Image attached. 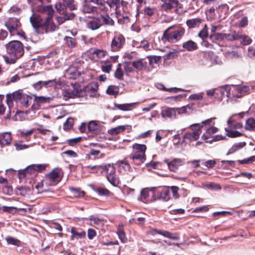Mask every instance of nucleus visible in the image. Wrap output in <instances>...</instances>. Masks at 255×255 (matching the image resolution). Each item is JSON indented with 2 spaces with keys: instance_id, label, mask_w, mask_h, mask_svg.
<instances>
[{
  "instance_id": "nucleus-8",
  "label": "nucleus",
  "mask_w": 255,
  "mask_h": 255,
  "mask_svg": "<svg viewBox=\"0 0 255 255\" xmlns=\"http://www.w3.org/2000/svg\"><path fill=\"white\" fill-rule=\"evenodd\" d=\"M84 92L81 90H70L69 89H64L63 90L62 95L65 100L69 98H75L80 97L83 96Z\"/></svg>"
},
{
  "instance_id": "nucleus-63",
  "label": "nucleus",
  "mask_w": 255,
  "mask_h": 255,
  "mask_svg": "<svg viewBox=\"0 0 255 255\" xmlns=\"http://www.w3.org/2000/svg\"><path fill=\"white\" fill-rule=\"evenodd\" d=\"M242 43L245 45H249L252 42V39L247 35H242Z\"/></svg>"
},
{
  "instance_id": "nucleus-27",
  "label": "nucleus",
  "mask_w": 255,
  "mask_h": 255,
  "mask_svg": "<svg viewBox=\"0 0 255 255\" xmlns=\"http://www.w3.org/2000/svg\"><path fill=\"white\" fill-rule=\"evenodd\" d=\"M245 128L249 131L255 130V119L250 118L246 120Z\"/></svg>"
},
{
  "instance_id": "nucleus-19",
  "label": "nucleus",
  "mask_w": 255,
  "mask_h": 255,
  "mask_svg": "<svg viewBox=\"0 0 255 255\" xmlns=\"http://www.w3.org/2000/svg\"><path fill=\"white\" fill-rule=\"evenodd\" d=\"M19 95V91H16L11 94H8L6 96V103L8 107L10 108L13 105V101L17 102Z\"/></svg>"
},
{
  "instance_id": "nucleus-54",
  "label": "nucleus",
  "mask_w": 255,
  "mask_h": 255,
  "mask_svg": "<svg viewBox=\"0 0 255 255\" xmlns=\"http://www.w3.org/2000/svg\"><path fill=\"white\" fill-rule=\"evenodd\" d=\"M57 81L56 79L43 81V87L49 88L56 86Z\"/></svg>"
},
{
  "instance_id": "nucleus-48",
  "label": "nucleus",
  "mask_w": 255,
  "mask_h": 255,
  "mask_svg": "<svg viewBox=\"0 0 255 255\" xmlns=\"http://www.w3.org/2000/svg\"><path fill=\"white\" fill-rule=\"evenodd\" d=\"M5 240L6 241L8 244L14 245L18 247L19 246L20 244V242L19 240L11 237H6L5 238Z\"/></svg>"
},
{
  "instance_id": "nucleus-5",
  "label": "nucleus",
  "mask_w": 255,
  "mask_h": 255,
  "mask_svg": "<svg viewBox=\"0 0 255 255\" xmlns=\"http://www.w3.org/2000/svg\"><path fill=\"white\" fill-rule=\"evenodd\" d=\"M203 125L200 124H194L190 125L191 131L186 132L184 135V138L190 142L197 140L202 133V128Z\"/></svg>"
},
{
  "instance_id": "nucleus-16",
  "label": "nucleus",
  "mask_w": 255,
  "mask_h": 255,
  "mask_svg": "<svg viewBox=\"0 0 255 255\" xmlns=\"http://www.w3.org/2000/svg\"><path fill=\"white\" fill-rule=\"evenodd\" d=\"M17 103H19L23 106L28 107L32 101V97L29 96L19 92Z\"/></svg>"
},
{
  "instance_id": "nucleus-29",
  "label": "nucleus",
  "mask_w": 255,
  "mask_h": 255,
  "mask_svg": "<svg viewBox=\"0 0 255 255\" xmlns=\"http://www.w3.org/2000/svg\"><path fill=\"white\" fill-rule=\"evenodd\" d=\"M39 10L46 13L48 15L47 17L52 18L54 10L51 5L47 6L42 5L39 7Z\"/></svg>"
},
{
  "instance_id": "nucleus-53",
  "label": "nucleus",
  "mask_w": 255,
  "mask_h": 255,
  "mask_svg": "<svg viewBox=\"0 0 255 255\" xmlns=\"http://www.w3.org/2000/svg\"><path fill=\"white\" fill-rule=\"evenodd\" d=\"M106 52L103 50L96 49L93 51V54L94 55H95L96 57L98 58H102L104 57L106 54Z\"/></svg>"
},
{
  "instance_id": "nucleus-9",
  "label": "nucleus",
  "mask_w": 255,
  "mask_h": 255,
  "mask_svg": "<svg viewBox=\"0 0 255 255\" xmlns=\"http://www.w3.org/2000/svg\"><path fill=\"white\" fill-rule=\"evenodd\" d=\"M19 25L20 23L16 18H11L5 23V26L11 35L16 34Z\"/></svg>"
},
{
  "instance_id": "nucleus-23",
  "label": "nucleus",
  "mask_w": 255,
  "mask_h": 255,
  "mask_svg": "<svg viewBox=\"0 0 255 255\" xmlns=\"http://www.w3.org/2000/svg\"><path fill=\"white\" fill-rule=\"evenodd\" d=\"M170 190L168 188H164L162 189L158 196V199L164 201H167L170 199Z\"/></svg>"
},
{
  "instance_id": "nucleus-20",
  "label": "nucleus",
  "mask_w": 255,
  "mask_h": 255,
  "mask_svg": "<svg viewBox=\"0 0 255 255\" xmlns=\"http://www.w3.org/2000/svg\"><path fill=\"white\" fill-rule=\"evenodd\" d=\"M132 45L137 48L142 47L145 50H150L152 48V44L146 40H143L140 42L134 40L132 42Z\"/></svg>"
},
{
  "instance_id": "nucleus-10",
  "label": "nucleus",
  "mask_w": 255,
  "mask_h": 255,
  "mask_svg": "<svg viewBox=\"0 0 255 255\" xmlns=\"http://www.w3.org/2000/svg\"><path fill=\"white\" fill-rule=\"evenodd\" d=\"M46 165L45 164H31L26 167L28 175H33L36 172H41L45 170Z\"/></svg>"
},
{
  "instance_id": "nucleus-7",
  "label": "nucleus",
  "mask_w": 255,
  "mask_h": 255,
  "mask_svg": "<svg viewBox=\"0 0 255 255\" xmlns=\"http://www.w3.org/2000/svg\"><path fill=\"white\" fill-rule=\"evenodd\" d=\"M57 28L56 25L54 24L52 18L46 17L43 20L41 29L44 30L45 32H52L55 31Z\"/></svg>"
},
{
  "instance_id": "nucleus-64",
  "label": "nucleus",
  "mask_w": 255,
  "mask_h": 255,
  "mask_svg": "<svg viewBox=\"0 0 255 255\" xmlns=\"http://www.w3.org/2000/svg\"><path fill=\"white\" fill-rule=\"evenodd\" d=\"M248 56L251 58H255V48L249 47L248 51Z\"/></svg>"
},
{
  "instance_id": "nucleus-31",
  "label": "nucleus",
  "mask_w": 255,
  "mask_h": 255,
  "mask_svg": "<svg viewBox=\"0 0 255 255\" xmlns=\"http://www.w3.org/2000/svg\"><path fill=\"white\" fill-rule=\"evenodd\" d=\"M202 20L199 18H194L187 20L186 24L190 28L199 26Z\"/></svg>"
},
{
  "instance_id": "nucleus-61",
  "label": "nucleus",
  "mask_w": 255,
  "mask_h": 255,
  "mask_svg": "<svg viewBox=\"0 0 255 255\" xmlns=\"http://www.w3.org/2000/svg\"><path fill=\"white\" fill-rule=\"evenodd\" d=\"M155 9L148 6L145 7L144 9V14L149 16L153 15L154 13Z\"/></svg>"
},
{
  "instance_id": "nucleus-11",
  "label": "nucleus",
  "mask_w": 255,
  "mask_h": 255,
  "mask_svg": "<svg viewBox=\"0 0 255 255\" xmlns=\"http://www.w3.org/2000/svg\"><path fill=\"white\" fill-rule=\"evenodd\" d=\"M102 26V20L100 17H94L87 21V27L92 30H96Z\"/></svg>"
},
{
  "instance_id": "nucleus-43",
  "label": "nucleus",
  "mask_w": 255,
  "mask_h": 255,
  "mask_svg": "<svg viewBox=\"0 0 255 255\" xmlns=\"http://www.w3.org/2000/svg\"><path fill=\"white\" fill-rule=\"evenodd\" d=\"M132 66L138 71L142 70L143 68L145 66L142 59H138L133 61L132 63Z\"/></svg>"
},
{
  "instance_id": "nucleus-3",
  "label": "nucleus",
  "mask_w": 255,
  "mask_h": 255,
  "mask_svg": "<svg viewBox=\"0 0 255 255\" xmlns=\"http://www.w3.org/2000/svg\"><path fill=\"white\" fill-rule=\"evenodd\" d=\"M63 172L60 168H55L47 174L44 182L47 186H54L57 184L62 179Z\"/></svg>"
},
{
  "instance_id": "nucleus-45",
  "label": "nucleus",
  "mask_w": 255,
  "mask_h": 255,
  "mask_svg": "<svg viewBox=\"0 0 255 255\" xmlns=\"http://www.w3.org/2000/svg\"><path fill=\"white\" fill-rule=\"evenodd\" d=\"M235 89L241 94H244L249 90V87L245 85H236L234 86Z\"/></svg>"
},
{
  "instance_id": "nucleus-13",
  "label": "nucleus",
  "mask_w": 255,
  "mask_h": 255,
  "mask_svg": "<svg viewBox=\"0 0 255 255\" xmlns=\"http://www.w3.org/2000/svg\"><path fill=\"white\" fill-rule=\"evenodd\" d=\"M180 7V4L178 0H168L162 4L161 7L163 9L168 11L172 9L177 10L176 8Z\"/></svg>"
},
{
  "instance_id": "nucleus-46",
  "label": "nucleus",
  "mask_w": 255,
  "mask_h": 255,
  "mask_svg": "<svg viewBox=\"0 0 255 255\" xmlns=\"http://www.w3.org/2000/svg\"><path fill=\"white\" fill-rule=\"evenodd\" d=\"M223 36L222 33H211L210 38L213 41H221L224 40Z\"/></svg>"
},
{
  "instance_id": "nucleus-14",
  "label": "nucleus",
  "mask_w": 255,
  "mask_h": 255,
  "mask_svg": "<svg viewBox=\"0 0 255 255\" xmlns=\"http://www.w3.org/2000/svg\"><path fill=\"white\" fill-rule=\"evenodd\" d=\"M164 162L167 164L169 170L172 171H175L180 166L183 164V160L179 158H175L171 161L166 159L164 160Z\"/></svg>"
},
{
  "instance_id": "nucleus-1",
  "label": "nucleus",
  "mask_w": 255,
  "mask_h": 255,
  "mask_svg": "<svg viewBox=\"0 0 255 255\" xmlns=\"http://www.w3.org/2000/svg\"><path fill=\"white\" fill-rule=\"evenodd\" d=\"M7 53L9 57H4L6 63L13 64L16 60L20 58L24 53L23 44L18 40H13L5 45Z\"/></svg>"
},
{
  "instance_id": "nucleus-24",
  "label": "nucleus",
  "mask_w": 255,
  "mask_h": 255,
  "mask_svg": "<svg viewBox=\"0 0 255 255\" xmlns=\"http://www.w3.org/2000/svg\"><path fill=\"white\" fill-rule=\"evenodd\" d=\"M71 233L72 234L71 239H82L85 237L86 233L84 231L79 232L77 229L74 227H72L71 229Z\"/></svg>"
},
{
  "instance_id": "nucleus-22",
  "label": "nucleus",
  "mask_w": 255,
  "mask_h": 255,
  "mask_svg": "<svg viewBox=\"0 0 255 255\" xmlns=\"http://www.w3.org/2000/svg\"><path fill=\"white\" fill-rule=\"evenodd\" d=\"M131 127L129 125L126 126H119L117 127L110 129L109 130V133L113 135H116L119 133L124 131L126 128H131Z\"/></svg>"
},
{
  "instance_id": "nucleus-2",
  "label": "nucleus",
  "mask_w": 255,
  "mask_h": 255,
  "mask_svg": "<svg viewBox=\"0 0 255 255\" xmlns=\"http://www.w3.org/2000/svg\"><path fill=\"white\" fill-rule=\"evenodd\" d=\"M133 152L129 155V158L132 160L133 163L136 165H140L143 163L146 159L145 154L146 146L144 144L134 143L132 145Z\"/></svg>"
},
{
  "instance_id": "nucleus-15",
  "label": "nucleus",
  "mask_w": 255,
  "mask_h": 255,
  "mask_svg": "<svg viewBox=\"0 0 255 255\" xmlns=\"http://www.w3.org/2000/svg\"><path fill=\"white\" fill-rule=\"evenodd\" d=\"M12 140L11 134L9 132L0 133V145L1 147L9 145Z\"/></svg>"
},
{
  "instance_id": "nucleus-62",
  "label": "nucleus",
  "mask_w": 255,
  "mask_h": 255,
  "mask_svg": "<svg viewBox=\"0 0 255 255\" xmlns=\"http://www.w3.org/2000/svg\"><path fill=\"white\" fill-rule=\"evenodd\" d=\"M118 235L119 239L122 243H126L127 239L126 237L125 232L122 230H119L118 232Z\"/></svg>"
},
{
  "instance_id": "nucleus-55",
  "label": "nucleus",
  "mask_w": 255,
  "mask_h": 255,
  "mask_svg": "<svg viewBox=\"0 0 255 255\" xmlns=\"http://www.w3.org/2000/svg\"><path fill=\"white\" fill-rule=\"evenodd\" d=\"M71 191H72L73 195L76 197H83L85 192L83 191H81L80 189L72 188Z\"/></svg>"
},
{
  "instance_id": "nucleus-25",
  "label": "nucleus",
  "mask_w": 255,
  "mask_h": 255,
  "mask_svg": "<svg viewBox=\"0 0 255 255\" xmlns=\"http://www.w3.org/2000/svg\"><path fill=\"white\" fill-rule=\"evenodd\" d=\"M101 172H105L106 175H112L115 174L116 170L113 164H108L102 165Z\"/></svg>"
},
{
  "instance_id": "nucleus-36",
  "label": "nucleus",
  "mask_w": 255,
  "mask_h": 255,
  "mask_svg": "<svg viewBox=\"0 0 255 255\" xmlns=\"http://www.w3.org/2000/svg\"><path fill=\"white\" fill-rule=\"evenodd\" d=\"M101 68L103 72L109 73L112 69V64L110 61H104L101 62Z\"/></svg>"
},
{
  "instance_id": "nucleus-12",
  "label": "nucleus",
  "mask_w": 255,
  "mask_h": 255,
  "mask_svg": "<svg viewBox=\"0 0 255 255\" xmlns=\"http://www.w3.org/2000/svg\"><path fill=\"white\" fill-rule=\"evenodd\" d=\"M161 115L163 118L175 119L176 109L174 108L164 107L161 108Z\"/></svg>"
},
{
  "instance_id": "nucleus-26",
  "label": "nucleus",
  "mask_w": 255,
  "mask_h": 255,
  "mask_svg": "<svg viewBox=\"0 0 255 255\" xmlns=\"http://www.w3.org/2000/svg\"><path fill=\"white\" fill-rule=\"evenodd\" d=\"M34 97V103L40 106L41 104L50 102L51 99L49 97L44 96H37L35 95H32Z\"/></svg>"
},
{
  "instance_id": "nucleus-33",
  "label": "nucleus",
  "mask_w": 255,
  "mask_h": 255,
  "mask_svg": "<svg viewBox=\"0 0 255 255\" xmlns=\"http://www.w3.org/2000/svg\"><path fill=\"white\" fill-rule=\"evenodd\" d=\"M177 51L175 49L169 50L167 54L162 56L164 60L172 59L177 56Z\"/></svg>"
},
{
  "instance_id": "nucleus-40",
  "label": "nucleus",
  "mask_w": 255,
  "mask_h": 255,
  "mask_svg": "<svg viewBox=\"0 0 255 255\" xmlns=\"http://www.w3.org/2000/svg\"><path fill=\"white\" fill-rule=\"evenodd\" d=\"M91 2L96 4L98 7L103 11H106L107 7L106 5V0H90Z\"/></svg>"
},
{
  "instance_id": "nucleus-57",
  "label": "nucleus",
  "mask_w": 255,
  "mask_h": 255,
  "mask_svg": "<svg viewBox=\"0 0 255 255\" xmlns=\"http://www.w3.org/2000/svg\"><path fill=\"white\" fill-rule=\"evenodd\" d=\"M176 109V113H177L178 114H182L186 113L187 112V109L190 110L191 107L187 105L186 106H183L179 108H175Z\"/></svg>"
},
{
  "instance_id": "nucleus-58",
  "label": "nucleus",
  "mask_w": 255,
  "mask_h": 255,
  "mask_svg": "<svg viewBox=\"0 0 255 255\" xmlns=\"http://www.w3.org/2000/svg\"><path fill=\"white\" fill-rule=\"evenodd\" d=\"M94 6H91L88 3H86L83 6L82 10L84 13H91L94 11Z\"/></svg>"
},
{
  "instance_id": "nucleus-41",
  "label": "nucleus",
  "mask_w": 255,
  "mask_h": 255,
  "mask_svg": "<svg viewBox=\"0 0 255 255\" xmlns=\"http://www.w3.org/2000/svg\"><path fill=\"white\" fill-rule=\"evenodd\" d=\"M29 191L30 190L28 188H26L23 186L17 187L16 188V192L17 194L22 196H26Z\"/></svg>"
},
{
  "instance_id": "nucleus-35",
  "label": "nucleus",
  "mask_w": 255,
  "mask_h": 255,
  "mask_svg": "<svg viewBox=\"0 0 255 255\" xmlns=\"http://www.w3.org/2000/svg\"><path fill=\"white\" fill-rule=\"evenodd\" d=\"M108 180L114 186H117L120 183L118 177L115 174L112 175H106Z\"/></svg>"
},
{
  "instance_id": "nucleus-56",
  "label": "nucleus",
  "mask_w": 255,
  "mask_h": 255,
  "mask_svg": "<svg viewBox=\"0 0 255 255\" xmlns=\"http://www.w3.org/2000/svg\"><path fill=\"white\" fill-rule=\"evenodd\" d=\"M1 209L3 212L13 214L17 210V208L14 207L2 206L1 208Z\"/></svg>"
},
{
  "instance_id": "nucleus-18",
  "label": "nucleus",
  "mask_w": 255,
  "mask_h": 255,
  "mask_svg": "<svg viewBox=\"0 0 255 255\" xmlns=\"http://www.w3.org/2000/svg\"><path fill=\"white\" fill-rule=\"evenodd\" d=\"M151 233L152 235H154L155 233L161 235L165 237L168 238L169 239H171L173 240H177L179 237L175 235H173V234L170 233L167 231L164 230H159L156 229H152L151 230Z\"/></svg>"
},
{
  "instance_id": "nucleus-28",
  "label": "nucleus",
  "mask_w": 255,
  "mask_h": 255,
  "mask_svg": "<svg viewBox=\"0 0 255 255\" xmlns=\"http://www.w3.org/2000/svg\"><path fill=\"white\" fill-rule=\"evenodd\" d=\"M235 115L231 117L227 121V123L229 126L228 128L230 129H240L243 127V125L240 123L236 122L232 120V117Z\"/></svg>"
},
{
  "instance_id": "nucleus-59",
  "label": "nucleus",
  "mask_w": 255,
  "mask_h": 255,
  "mask_svg": "<svg viewBox=\"0 0 255 255\" xmlns=\"http://www.w3.org/2000/svg\"><path fill=\"white\" fill-rule=\"evenodd\" d=\"M198 36L202 39L208 36V30L207 24H205L203 29L198 33Z\"/></svg>"
},
{
  "instance_id": "nucleus-6",
  "label": "nucleus",
  "mask_w": 255,
  "mask_h": 255,
  "mask_svg": "<svg viewBox=\"0 0 255 255\" xmlns=\"http://www.w3.org/2000/svg\"><path fill=\"white\" fill-rule=\"evenodd\" d=\"M125 43V38L123 35L119 33H115L111 44L113 51H118L123 47Z\"/></svg>"
},
{
  "instance_id": "nucleus-47",
  "label": "nucleus",
  "mask_w": 255,
  "mask_h": 255,
  "mask_svg": "<svg viewBox=\"0 0 255 255\" xmlns=\"http://www.w3.org/2000/svg\"><path fill=\"white\" fill-rule=\"evenodd\" d=\"M116 13L119 21H121L124 22H126L128 20V14H123L120 11V9H118V11H116Z\"/></svg>"
},
{
  "instance_id": "nucleus-39",
  "label": "nucleus",
  "mask_w": 255,
  "mask_h": 255,
  "mask_svg": "<svg viewBox=\"0 0 255 255\" xmlns=\"http://www.w3.org/2000/svg\"><path fill=\"white\" fill-rule=\"evenodd\" d=\"M246 144L245 142H241L238 143H236L234 144L232 147L229 149L228 151L229 154L233 153L238 150L241 149Z\"/></svg>"
},
{
  "instance_id": "nucleus-4",
  "label": "nucleus",
  "mask_w": 255,
  "mask_h": 255,
  "mask_svg": "<svg viewBox=\"0 0 255 255\" xmlns=\"http://www.w3.org/2000/svg\"><path fill=\"white\" fill-rule=\"evenodd\" d=\"M169 29L166 30L163 33L162 40L165 42L174 43L181 38L185 33V29L182 27H179L177 29L169 32Z\"/></svg>"
},
{
  "instance_id": "nucleus-44",
  "label": "nucleus",
  "mask_w": 255,
  "mask_h": 255,
  "mask_svg": "<svg viewBox=\"0 0 255 255\" xmlns=\"http://www.w3.org/2000/svg\"><path fill=\"white\" fill-rule=\"evenodd\" d=\"M151 193L152 194L154 193V189H149L148 188L143 189L141 191V198L142 199L146 200L149 196V194Z\"/></svg>"
},
{
  "instance_id": "nucleus-17",
  "label": "nucleus",
  "mask_w": 255,
  "mask_h": 255,
  "mask_svg": "<svg viewBox=\"0 0 255 255\" xmlns=\"http://www.w3.org/2000/svg\"><path fill=\"white\" fill-rule=\"evenodd\" d=\"M30 21L35 29L41 28L43 20L38 14H33L30 17Z\"/></svg>"
},
{
  "instance_id": "nucleus-49",
  "label": "nucleus",
  "mask_w": 255,
  "mask_h": 255,
  "mask_svg": "<svg viewBox=\"0 0 255 255\" xmlns=\"http://www.w3.org/2000/svg\"><path fill=\"white\" fill-rule=\"evenodd\" d=\"M107 93L109 95L116 96L119 93L118 89L116 86L111 85L108 87Z\"/></svg>"
},
{
  "instance_id": "nucleus-37",
  "label": "nucleus",
  "mask_w": 255,
  "mask_h": 255,
  "mask_svg": "<svg viewBox=\"0 0 255 255\" xmlns=\"http://www.w3.org/2000/svg\"><path fill=\"white\" fill-rule=\"evenodd\" d=\"M100 17L101 20H102V25L103 24L109 25H113L114 24V21L108 15H102L101 17Z\"/></svg>"
},
{
  "instance_id": "nucleus-52",
  "label": "nucleus",
  "mask_w": 255,
  "mask_h": 255,
  "mask_svg": "<svg viewBox=\"0 0 255 255\" xmlns=\"http://www.w3.org/2000/svg\"><path fill=\"white\" fill-rule=\"evenodd\" d=\"M2 192L8 195H11L13 193L12 187L11 185L6 184L2 187Z\"/></svg>"
},
{
  "instance_id": "nucleus-21",
  "label": "nucleus",
  "mask_w": 255,
  "mask_h": 255,
  "mask_svg": "<svg viewBox=\"0 0 255 255\" xmlns=\"http://www.w3.org/2000/svg\"><path fill=\"white\" fill-rule=\"evenodd\" d=\"M119 171L123 174H128L131 168L129 163L126 160H120L117 162Z\"/></svg>"
},
{
  "instance_id": "nucleus-38",
  "label": "nucleus",
  "mask_w": 255,
  "mask_h": 255,
  "mask_svg": "<svg viewBox=\"0 0 255 255\" xmlns=\"http://www.w3.org/2000/svg\"><path fill=\"white\" fill-rule=\"evenodd\" d=\"M226 135L230 137H236L241 136L242 133L238 131L233 130L232 129L226 128Z\"/></svg>"
},
{
  "instance_id": "nucleus-34",
  "label": "nucleus",
  "mask_w": 255,
  "mask_h": 255,
  "mask_svg": "<svg viewBox=\"0 0 255 255\" xmlns=\"http://www.w3.org/2000/svg\"><path fill=\"white\" fill-rule=\"evenodd\" d=\"M134 105V103L118 104H116L115 106L118 109L122 111H128Z\"/></svg>"
},
{
  "instance_id": "nucleus-51",
  "label": "nucleus",
  "mask_w": 255,
  "mask_h": 255,
  "mask_svg": "<svg viewBox=\"0 0 255 255\" xmlns=\"http://www.w3.org/2000/svg\"><path fill=\"white\" fill-rule=\"evenodd\" d=\"M231 88L229 85H225L220 88V92L221 95L223 96H229Z\"/></svg>"
},
{
  "instance_id": "nucleus-30",
  "label": "nucleus",
  "mask_w": 255,
  "mask_h": 255,
  "mask_svg": "<svg viewBox=\"0 0 255 255\" xmlns=\"http://www.w3.org/2000/svg\"><path fill=\"white\" fill-rule=\"evenodd\" d=\"M107 4L111 8H115L116 11H118V9H120V0H107L106 4Z\"/></svg>"
},
{
  "instance_id": "nucleus-50",
  "label": "nucleus",
  "mask_w": 255,
  "mask_h": 255,
  "mask_svg": "<svg viewBox=\"0 0 255 255\" xmlns=\"http://www.w3.org/2000/svg\"><path fill=\"white\" fill-rule=\"evenodd\" d=\"M64 40L67 44L68 46L71 48L74 47L76 45V40L70 37H65Z\"/></svg>"
},
{
  "instance_id": "nucleus-32",
  "label": "nucleus",
  "mask_w": 255,
  "mask_h": 255,
  "mask_svg": "<svg viewBox=\"0 0 255 255\" xmlns=\"http://www.w3.org/2000/svg\"><path fill=\"white\" fill-rule=\"evenodd\" d=\"M183 47L188 51H193L197 48V44L192 40H189L183 44Z\"/></svg>"
},
{
  "instance_id": "nucleus-60",
  "label": "nucleus",
  "mask_w": 255,
  "mask_h": 255,
  "mask_svg": "<svg viewBox=\"0 0 255 255\" xmlns=\"http://www.w3.org/2000/svg\"><path fill=\"white\" fill-rule=\"evenodd\" d=\"M55 7L57 11L59 12L60 13L64 14V7L65 6L61 2L56 3L55 5Z\"/></svg>"
},
{
  "instance_id": "nucleus-42",
  "label": "nucleus",
  "mask_w": 255,
  "mask_h": 255,
  "mask_svg": "<svg viewBox=\"0 0 255 255\" xmlns=\"http://www.w3.org/2000/svg\"><path fill=\"white\" fill-rule=\"evenodd\" d=\"M88 128L91 131H98L100 129V126L95 121H91L88 124Z\"/></svg>"
}]
</instances>
